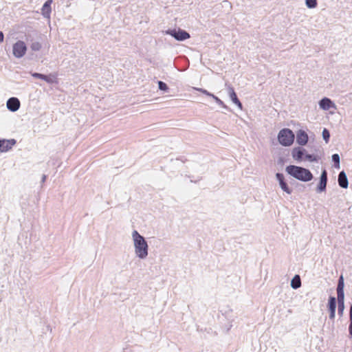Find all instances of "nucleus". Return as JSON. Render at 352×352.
I'll list each match as a JSON object with an SVG mask.
<instances>
[{"mask_svg": "<svg viewBox=\"0 0 352 352\" xmlns=\"http://www.w3.org/2000/svg\"><path fill=\"white\" fill-rule=\"evenodd\" d=\"M276 178L278 182L280 188L287 194H292V189L289 187L287 182L285 181L284 175L280 173H277L276 174Z\"/></svg>", "mask_w": 352, "mask_h": 352, "instance_id": "8", "label": "nucleus"}, {"mask_svg": "<svg viewBox=\"0 0 352 352\" xmlns=\"http://www.w3.org/2000/svg\"><path fill=\"white\" fill-rule=\"evenodd\" d=\"M332 162H333V166L339 169L340 168V157L338 153L333 154L331 156Z\"/></svg>", "mask_w": 352, "mask_h": 352, "instance_id": "19", "label": "nucleus"}, {"mask_svg": "<svg viewBox=\"0 0 352 352\" xmlns=\"http://www.w3.org/2000/svg\"><path fill=\"white\" fill-rule=\"evenodd\" d=\"M27 46L24 41H18L12 46V53L17 58H22L26 53Z\"/></svg>", "mask_w": 352, "mask_h": 352, "instance_id": "6", "label": "nucleus"}, {"mask_svg": "<svg viewBox=\"0 0 352 352\" xmlns=\"http://www.w3.org/2000/svg\"><path fill=\"white\" fill-rule=\"evenodd\" d=\"M213 99L215 100V102L219 105L221 106L222 107H223L226 109H229V108L224 104V102L221 99H219L217 96H214Z\"/></svg>", "mask_w": 352, "mask_h": 352, "instance_id": "27", "label": "nucleus"}, {"mask_svg": "<svg viewBox=\"0 0 352 352\" xmlns=\"http://www.w3.org/2000/svg\"><path fill=\"white\" fill-rule=\"evenodd\" d=\"M319 107L322 110L327 111L331 108H335L336 105L331 99L324 97L319 101Z\"/></svg>", "mask_w": 352, "mask_h": 352, "instance_id": "13", "label": "nucleus"}, {"mask_svg": "<svg viewBox=\"0 0 352 352\" xmlns=\"http://www.w3.org/2000/svg\"><path fill=\"white\" fill-rule=\"evenodd\" d=\"M338 185L342 188H347L349 186L348 179L346 173L342 170L338 174Z\"/></svg>", "mask_w": 352, "mask_h": 352, "instance_id": "15", "label": "nucleus"}, {"mask_svg": "<svg viewBox=\"0 0 352 352\" xmlns=\"http://www.w3.org/2000/svg\"><path fill=\"white\" fill-rule=\"evenodd\" d=\"M52 0L46 1L42 6L41 12L45 18H50V13L52 12L51 4Z\"/></svg>", "mask_w": 352, "mask_h": 352, "instance_id": "16", "label": "nucleus"}, {"mask_svg": "<svg viewBox=\"0 0 352 352\" xmlns=\"http://www.w3.org/2000/svg\"><path fill=\"white\" fill-rule=\"evenodd\" d=\"M305 5L308 8H315L318 5L317 0H305Z\"/></svg>", "mask_w": 352, "mask_h": 352, "instance_id": "20", "label": "nucleus"}, {"mask_svg": "<svg viewBox=\"0 0 352 352\" xmlns=\"http://www.w3.org/2000/svg\"><path fill=\"white\" fill-rule=\"evenodd\" d=\"M285 171L294 178L304 182H307L314 178L311 172L304 167L289 165L285 168Z\"/></svg>", "mask_w": 352, "mask_h": 352, "instance_id": "2", "label": "nucleus"}, {"mask_svg": "<svg viewBox=\"0 0 352 352\" xmlns=\"http://www.w3.org/2000/svg\"><path fill=\"white\" fill-rule=\"evenodd\" d=\"M6 105L8 110L15 112L20 108L21 103L17 98L12 97L8 100Z\"/></svg>", "mask_w": 352, "mask_h": 352, "instance_id": "11", "label": "nucleus"}, {"mask_svg": "<svg viewBox=\"0 0 352 352\" xmlns=\"http://www.w3.org/2000/svg\"><path fill=\"white\" fill-rule=\"evenodd\" d=\"M344 277L342 275H341L338 278L336 290H344Z\"/></svg>", "mask_w": 352, "mask_h": 352, "instance_id": "21", "label": "nucleus"}, {"mask_svg": "<svg viewBox=\"0 0 352 352\" xmlns=\"http://www.w3.org/2000/svg\"><path fill=\"white\" fill-rule=\"evenodd\" d=\"M337 301L334 296H330L328 301V309L329 311V319L334 320L336 317Z\"/></svg>", "mask_w": 352, "mask_h": 352, "instance_id": "10", "label": "nucleus"}, {"mask_svg": "<svg viewBox=\"0 0 352 352\" xmlns=\"http://www.w3.org/2000/svg\"><path fill=\"white\" fill-rule=\"evenodd\" d=\"M46 179H47V175H43L42 178H41V182L44 183L45 182Z\"/></svg>", "mask_w": 352, "mask_h": 352, "instance_id": "31", "label": "nucleus"}, {"mask_svg": "<svg viewBox=\"0 0 352 352\" xmlns=\"http://www.w3.org/2000/svg\"><path fill=\"white\" fill-rule=\"evenodd\" d=\"M337 299L338 302H344V290H337Z\"/></svg>", "mask_w": 352, "mask_h": 352, "instance_id": "23", "label": "nucleus"}, {"mask_svg": "<svg viewBox=\"0 0 352 352\" xmlns=\"http://www.w3.org/2000/svg\"><path fill=\"white\" fill-rule=\"evenodd\" d=\"M292 156L297 162L306 160L311 162H317L320 159L318 155L307 153L306 150L301 146L294 147L292 151Z\"/></svg>", "mask_w": 352, "mask_h": 352, "instance_id": "3", "label": "nucleus"}, {"mask_svg": "<svg viewBox=\"0 0 352 352\" xmlns=\"http://www.w3.org/2000/svg\"><path fill=\"white\" fill-rule=\"evenodd\" d=\"M328 181V174L327 171L325 169L322 170L321 175L320 176L319 183L316 188V191L318 193L324 192L327 188V184Z\"/></svg>", "mask_w": 352, "mask_h": 352, "instance_id": "7", "label": "nucleus"}, {"mask_svg": "<svg viewBox=\"0 0 352 352\" xmlns=\"http://www.w3.org/2000/svg\"><path fill=\"white\" fill-rule=\"evenodd\" d=\"M349 333L350 337L352 338V305H351L350 310H349Z\"/></svg>", "mask_w": 352, "mask_h": 352, "instance_id": "26", "label": "nucleus"}, {"mask_svg": "<svg viewBox=\"0 0 352 352\" xmlns=\"http://www.w3.org/2000/svg\"><path fill=\"white\" fill-rule=\"evenodd\" d=\"M294 139L295 135L289 129L285 128L278 132V140L282 146H291L294 143Z\"/></svg>", "mask_w": 352, "mask_h": 352, "instance_id": "4", "label": "nucleus"}, {"mask_svg": "<svg viewBox=\"0 0 352 352\" xmlns=\"http://www.w3.org/2000/svg\"><path fill=\"white\" fill-rule=\"evenodd\" d=\"M132 238L136 256L140 259L146 258L148 254V245L145 238L137 230L133 231Z\"/></svg>", "mask_w": 352, "mask_h": 352, "instance_id": "1", "label": "nucleus"}, {"mask_svg": "<svg viewBox=\"0 0 352 352\" xmlns=\"http://www.w3.org/2000/svg\"><path fill=\"white\" fill-rule=\"evenodd\" d=\"M30 48L34 52L39 51L41 49V44L38 41L33 42L30 45Z\"/></svg>", "mask_w": 352, "mask_h": 352, "instance_id": "24", "label": "nucleus"}, {"mask_svg": "<svg viewBox=\"0 0 352 352\" xmlns=\"http://www.w3.org/2000/svg\"><path fill=\"white\" fill-rule=\"evenodd\" d=\"M157 84H158V88L160 90L164 91L166 92H167L168 91L169 88H168V85L164 82L159 80L157 82Z\"/></svg>", "mask_w": 352, "mask_h": 352, "instance_id": "25", "label": "nucleus"}, {"mask_svg": "<svg viewBox=\"0 0 352 352\" xmlns=\"http://www.w3.org/2000/svg\"><path fill=\"white\" fill-rule=\"evenodd\" d=\"M228 94L230 98V100L234 103L240 109H242L243 105L239 99L237 97V95L232 87H229L228 88Z\"/></svg>", "mask_w": 352, "mask_h": 352, "instance_id": "14", "label": "nucleus"}, {"mask_svg": "<svg viewBox=\"0 0 352 352\" xmlns=\"http://www.w3.org/2000/svg\"><path fill=\"white\" fill-rule=\"evenodd\" d=\"M32 76L35 78H38V79L43 80H45V82H47L48 83H52L53 82V79L52 78L51 76H47V75H45V74H40V73H37V72H34V73H32Z\"/></svg>", "mask_w": 352, "mask_h": 352, "instance_id": "17", "label": "nucleus"}, {"mask_svg": "<svg viewBox=\"0 0 352 352\" xmlns=\"http://www.w3.org/2000/svg\"><path fill=\"white\" fill-rule=\"evenodd\" d=\"M4 34L2 31H0V43L3 41Z\"/></svg>", "mask_w": 352, "mask_h": 352, "instance_id": "30", "label": "nucleus"}, {"mask_svg": "<svg viewBox=\"0 0 352 352\" xmlns=\"http://www.w3.org/2000/svg\"><path fill=\"white\" fill-rule=\"evenodd\" d=\"M344 309V302H338V314L341 316L343 314V311Z\"/></svg>", "mask_w": 352, "mask_h": 352, "instance_id": "28", "label": "nucleus"}, {"mask_svg": "<svg viewBox=\"0 0 352 352\" xmlns=\"http://www.w3.org/2000/svg\"><path fill=\"white\" fill-rule=\"evenodd\" d=\"M323 140L325 141L326 143H328L330 139V133L329 131L324 128L322 133Z\"/></svg>", "mask_w": 352, "mask_h": 352, "instance_id": "22", "label": "nucleus"}, {"mask_svg": "<svg viewBox=\"0 0 352 352\" xmlns=\"http://www.w3.org/2000/svg\"><path fill=\"white\" fill-rule=\"evenodd\" d=\"M16 143V141L14 139L6 140L0 138V152L3 153L10 151Z\"/></svg>", "mask_w": 352, "mask_h": 352, "instance_id": "9", "label": "nucleus"}, {"mask_svg": "<svg viewBox=\"0 0 352 352\" xmlns=\"http://www.w3.org/2000/svg\"><path fill=\"white\" fill-rule=\"evenodd\" d=\"M166 34L172 36L175 39L179 41H184L190 37V34L186 30L179 29H169L166 31Z\"/></svg>", "mask_w": 352, "mask_h": 352, "instance_id": "5", "label": "nucleus"}, {"mask_svg": "<svg viewBox=\"0 0 352 352\" xmlns=\"http://www.w3.org/2000/svg\"><path fill=\"white\" fill-rule=\"evenodd\" d=\"M291 287L294 289H297L301 287V279L299 275H295L291 280Z\"/></svg>", "mask_w": 352, "mask_h": 352, "instance_id": "18", "label": "nucleus"}, {"mask_svg": "<svg viewBox=\"0 0 352 352\" xmlns=\"http://www.w3.org/2000/svg\"><path fill=\"white\" fill-rule=\"evenodd\" d=\"M197 91L206 95L207 96L212 97L213 98V96H214L213 94L208 91L206 89H202V88H196Z\"/></svg>", "mask_w": 352, "mask_h": 352, "instance_id": "29", "label": "nucleus"}, {"mask_svg": "<svg viewBox=\"0 0 352 352\" xmlns=\"http://www.w3.org/2000/svg\"><path fill=\"white\" fill-rule=\"evenodd\" d=\"M309 137L307 133L302 129H300L296 133V142L300 146H305L307 144Z\"/></svg>", "mask_w": 352, "mask_h": 352, "instance_id": "12", "label": "nucleus"}]
</instances>
